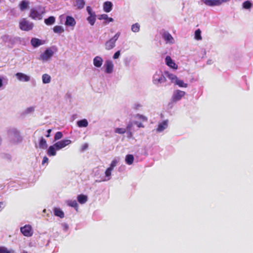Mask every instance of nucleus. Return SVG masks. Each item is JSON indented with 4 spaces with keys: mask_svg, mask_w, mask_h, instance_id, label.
Returning <instances> with one entry per match:
<instances>
[{
    "mask_svg": "<svg viewBox=\"0 0 253 253\" xmlns=\"http://www.w3.org/2000/svg\"><path fill=\"white\" fill-rule=\"evenodd\" d=\"M135 124L138 127H144V126L141 123H139L138 122H135Z\"/></svg>",
    "mask_w": 253,
    "mask_h": 253,
    "instance_id": "de8ad7c7",
    "label": "nucleus"
},
{
    "mask_svg": "<svg viewBox=\"0 0 253 253\" xmlns=\"http://www.w3.org/2000/svg\"><path fill=\"white\" fill-rule=\"evenodd\" d=\"M168 77L171 80V82L174 83H175L176 80L178 79L177 77L172 74H169Z\"/></svg>",
    "mask_w": 253,
    "mask_h": 253,
    "instance_id": "e433bc0d",
    "label": "nucleus"
},
{
    "mask_svg": "<svg viewBox=\"0 0 253 253\" xmlns=\"http://www.w3.org/2000/svg\"><path fill=\"white\" fill-rule=\"evenodd\" d=\"M132 126V123H129V124L127 126V127H126L127 130H128V131H130Z\"/></svg>",
    "mask_w": 253,
    "mask_h": 253,
    "instance_id": "09e8293b",
    "label": "nucleus"
},
{
    "mask_svg": "<svg viewBox=\"0 0 253 253\" xmlns=\"http://www.w3.org/2000/svg\"><path fill=\"white\" fill-rule=\"evenodd\" d=\"M33 27V23L27 20L26 18H23L19 21V28L22 31H30Z\"/></svg>",
    "mask_w": 253,
    "mask_h": 253,
    "instance_id": "f257e3e1",
    "label": "nucleus"
},
{
    "mask_svg": "<svg viewBox=\"0 0 253 253\" xmlns=\"http://www.w3.org/2000/svg\"><path fill=\"white\" fill-rule=\"evenodd\" d=\"M53 30L54 33L60 34L64 32V28L61 26H55L53 27Z\"/></svg>",
    "mask_w": 253,
    "mask_h": 253,
    "instance_id": "c85d7f7f",
    "label": "nucleus"
},
{
    "mask_svg": "<svg viewBox=\"0 0 253 253\" xmlns=\"http://www.w3.org/2000/svg\"><path fill=\"white\" fill-rule=\"evenodd\" d=\"M77 124L78 126L81 127H86L88 125V122L86 119H83L82 120L78 121Z\"/></svg>",
    "mask_w": 253,
    "mask_h": 253,
    "instance_id": "bb28decb",
    "label": "nucleus"
},
{
    "mask_svg": "<svg viewBox=\"0 0 253 253\" xmlns=\"http://www.w3.org/2000/svg\"><path fill=\"white\" fill-rule=\"evenodd\" d=\"M51 131V129H49L47 130V134L46 135V137H49L50 136V133Z\"/></svg>",
    "mask_w": 253,
    "mask_h": 253,
    "instance_id": "603ef678",
    "label": "nucleus"
},
{
    "mask_svg": "<svg viewBox=\"0 0 253 253\" xmlns=\"http://www.w3.org/2000/svg\"><path fill=\"white\" fill-rule=\"evenodd\" d=\"M53 211L55 216H59L61 218L64 217V213L60 208H55L53 210Z\"/></svg>",
    "mask_w": 253,
    "mask_h": 253,
    "instance_id": "412c9836",
    "label": "nucleus"
},
{
    "mask_svg": "<svg viewBox=\"0 0 253 253\" xmlns=\"http://www.w3.org/2000/svg\"><path fill=\"white\" fill-rule=\"evenodd\" d=\"M120 55V51H118L115 53V54L113 55V58L116 59L119 57Z\"/></svg>",
    "mask_w": 253,
    "mask_h": 253,
    "instance_id": "a18cd8bd",
    "label": "nucleus"
},
{
    "mask_svg": "<svg viewBox=\"0 0 253 253\" xmlns=\"http://www.w3.org/2000/svg\"><path fill=\"white\" fill-rule=\"evenodd\" d=\"M126 131L125 128H117L115 130V132L118 134H124Z\"/></svg>",
    "mask_w": 253,
    "mask_h": 253,
    "instance_id": "c9c22d12",
    "label": "nucleus"
},
{
    "mask_svg": "<svg viewBox=\"0 0 253 253\" xmlns=\"http://www.w3.org/2000/svg\"><path fill=\"white\" fill-rule=\"evenodd\" d=\"M185 92L180 90H176L174 91L173 95L171 97V100L173 102H175L177 101L180 100L182 97L185 95Z\"/></svg>",
    "mask_w": 253,
    "mask_h": 253,
    "instance_id": "423d86ee",
    "label": "nucleus"
},
{
    "mask_svg": "<svg viewBox=\"0 0 253 253\" xmlns=\"http://www.w3.org/2000/svg\"><path fill=\"white\" fill-rule=\"evenodd\" d=\"M135 118H138V119H140L142 120L143 122H146L147 121V118L142 115L140 114H137L135 116Z\"/></svg>",
    "mask_w": 253,
    "mask_h": 253,
    "instance_id": "58836bf2",
    "label": "nucleus"
},
{
    "mask_svg": "<svg viewBox=\"0 0 253 253\" xmlns=\"http://www.w3.org/2000/svg\"><path fill=\"white\" fill-rule=\"evenodd\" d=\"M106 20H108V23L113 22L114 21L113 19L111 17H108V18Z\"/></svg>",
    "mask_w": 253,
    "mask_h": 253,
    "instance_id": "864d4df0",
    "label": "nucleus"
},
{
    "mask_svg": "<svg viewBox=\"0 0 253 253\" xmlns=\"http://www.w3.org/2000/svg\"><path fill=\"white\" fill-rule=\"evenodd\" d=\"M104 67H105V72L110 74L112 72L113 70V64L112 62L110 60L106 61Z\"/></svg>",
    "mask_w": 253,
    "mask_h": 253,
    "instance_id": "f8f14e48",
    "label": "nucleus"
},
{
    "mask_svg": "<svg viewBox=\"0 0 253 253\" xmlns=\"http://www.w3.org/2000/svg\"><path fill=\"white\" fill-rule=\"evenodd\" d=\"M117 163H118V161L116 160H113L112 161L109 168H110L113 170L114 169V168L116 166Z\"/></svg>",
    "mask_w": 253,
    "mask_h": 253,
    "instance_id": "ea45409f",
    "label": "nucleus"
},
{
    "mask_svg": "<svg viewBox=\"0 0 253 253\" xmlns=\"http://www.w3.org/2000/svg\"><path fill=\"white\" fill-rule=\"evenodd\" d=\"M2 79L0 78V87H1L2 86Z\"/></svg>",
    "mask_w": 253,
    "mask_h": 253,
    "instance_id": "6e6d98bb",
    "label": "nucleus"
},
{
    "mask_svg": "<svg viewBox=\"0 0 253 253\" xmlns=\"http://www.w3.org/2000/svg\"><path fill=\"white\" fill-rule=\"evenodd\" d=\"M163 37L167 42L171 43L173 41L172 36L168 32H165L163 34Z\"/></svg>",
    "mask_w": 253,
    "mask_h": 253,
    "instance_id": "f3484780",
    "label": "nucleus"
},
{
    "mask_svg": "<svg viewBox=\"0 0 253 253\" xmlns=\"http://www.w3.org/2000/svg\"><path fill=\"white\" fill-rule=\"evenodd\" d=\"M76 2L79 9H82L85 5V1L84 0H76Z\"/></svg>",
    "mask_w": 253,
    "mask_h": 253,
    "instance_id": "c756f323",
    "label": "nucleus"
},
{
    "mask_svg": "<svg viewBox=\"0 0 253 253\" xmlns=\"http://www.w3.org/2000/svg\"><path fill=\"white\" fill-rule=\"evenodd\" d=\"M141 106L139 104H136L134 106V109H138L139 107H140Z\"/></svg>",
    "mask_w": 253,
    "mask_h": 253,
    "instance_id": "5fc2aeb1",
    "label": "nucleus"
},
{
    "mask_svg": "<svg viewBox=\"0 0 253 253\" xmlns=\"http://www.w3.org/2000/svg\"><path fill=\"white\" fill-rule=\"evenodd\" d=\"M108 18V15L106 14H103L99 15L98 19L99 20L105 19L106 20Z\"/></svg>",
    "mask_w": 253,
    "mask_h": 253,
    "instance_id": "37998d69",
    "label": "nucleus"
},
{
    "mask_svg": "<svg viewBox=\"0 0 253 253\" xmlns=\"http://www.w3.org/2000/svg\"><path fill=\"white\" fill-rule=\"evenodd\" d=\"M76 21L74 18L71 16H67L65 22V25L69 26H74L76 25Z\"/></svg>",
    "mask_w": 253,
    "mask_h": 253,
    "instance_id": "2eb2a0df",
    "label": "nucleus"
},
{
    "mask_svg": "<svg viewBox=\"0 0 253 253\" xmlns=\"http://www.w3.org/2000/svg\"><path fill=\"white\" fill-rule=\"evenodd\" d=\"M126 162L127 164L130 165H131L134 161V157L132 155L128 154L126 157L125 159Z\"/></svg>",
    "mask_w": 253,
    "mask_h": 253,
    "instance_id": "a878e982",
    "label": "nucleus"
},
{
    "mask_svg": "<svg viewBox=\"0 0 253 253\" xmlns=\"http://www.w3.org/2000/svg\"><path fill=\"white\" fill-rule=\"evenodd\" d=\"M103 63V59L99 56H96L93 59V64L96 67H100Z\"/></svg>",
    "mask_w": 253,
    "mask_h": 253,
    "instance_id": "6ab92c4d",
    "label": "nucleus"
},
{
    "mask_svg": "<svg viewBox=\"0 0 253 253\" xmlns=\"http://www.w3.org/2000/svg\"><path fill=\"white\" fill-rule=\"evenodd\" d=\"M175 84L178 85L179 87H187V84L184 83L182 80H180L179 79H177L176 82L175 83Z\"/></svg>",
    "mask_w": 253,
    "mask_h": 253,
    "instance_id": "2f4dec72",
    "label": "nucleus"
},
{
    "mask_svg": "<svg viewBox=\"0 0 253 253\" xmlns=\"http://www.w3.org/2000/svg\"><path fill=\"white\" fill-rule=\"evenodd\" d=\"M157 75H155L154 76V83L155 84L157 83H163L166 81V78L163 75H161V76L157 77Z\"/></svg>",
    "mask_w": 253,
    "mask_h": 253,
    "instance_id": "ddd939ff",
    "label": "nucleus"
},
{
    "mask_svg": "<svg viewBox=\"0 0 253 253\" xmlns=\"http://www.w3.org/2000/svg\"><path fill=\"white\" fill-rule=\"evenodd\" d=\"M113 170L108 168L105 171V174L106 177H110L111 175V172Z\"/></svg>",
    "mask_w": 253,
    "mask_h": 253,
    "instance_id": "79ce46f5",
    "label": "nucleus"
},
{
    "mask_svg": "<svg viewBox=\"0 0 253 253\" xmlns=\"http://www.w3.org/2000/svg\"><path fill=\"white\" fill-rule=\"evenodd\" d=\"M77 199L79 203L83 204L87 202V196L85 195L80 194L78 195Z\"/></svg>",
    "mask_w": 253,
    "mask_h": 253,
    "instance_id": "4be33fe9",
    "label": "nucleus"
},
{
    "mask_svg": "<svg viewBox=\"0 0 253 253\" xmlns=\"http://www.w3.org/2000/svg\"><path fill=\"white\" fill-rule=\"evenodd\" d=\"M17 79L21 82H27L30 80V77L22 73H17L15 74Z\"/></svg>",
    "mask_w": 253,
    "mask_h": 253,
    "instance_id": "9d476101",
    "label": "nucleus"
},
{
    "mask_svg": "<svg viewBox=\"0 0 253 253\" xmlns=\"http://www.w3.org/2000/svg\"><path fill=\"white\" fill-rule=\"evenodd\" d=\"M34 111V108L33 107H29L27 108V109L26 110V112L27 113H30L31 112H33Z\"/></svg>",
    "mask_w": 253,
    "mask_h": 253,
    "instance_id": "49530a36",
    "label": "nucleus"
},
{
    "mask_svg": "<svg viewBox=\"0 0 253 253\" xmlns=\"http://www.w3.org/2000/svg\"><path fill=\"white\" fill-rule=\"evenodd\" d=\"M165 61H166V64L169 67L174 69H177V67H178L177 65H176V64L172 60L171 58L169 56H167L166 57Z\"/></svg>",
    "mask_w": 253,
    "mask_h": 253,
    "instance_id": "9b49d317",
    "label": "nucleus"
},
{
    "mask_svg": "<svg viewBox=\"0 0 253 253\" xmlns=\"http://www.w3.org/2000/svg\"><path fill=\"white\" fill-rule=\"evenodd\" d=\"M113 4L111 1H106L103 4V10L106 12H109L112 9Z\"/></svg>",
    "mask_w": 253,
    "mask_h": 253,
    "instance_id": "4468645a",
    "label": "nucleus"
},
{
    "mask_svg": "<svg viewBox=\"0 0 253 253\" xmlns=\"http://www.w3.org/2000/svg\"><path fill=\"white\" fill-rule=\"evenodd\" d=\"M252 3L249 1L247 0L243 2V7L245 9H249L252 7Z\"/></svg>",
    "mask_w": 253,
    "mask_h": 253,
    "instance_id": "f704fd0d",
    "label": "nucleus"
},
{
    "mask_svg": "<svg viewBox=\"0 0 253 253\" xmlns=\"http://www.w3.org/2000/svg\"><path fill=\"white\" fill-rule=\"evenodd\" d=\"M53 54V52L52 50L50 48H47L40 55V59L43 61H46L50 58Z\"/></svg>",
    "mask_w": 253,
    "mask_h": 253,
    "instance_id": "6e6552de",
    "label": "nucleus"
},
{
    "mask_svg": "<svg viewBox=\"0 0 253 253\" xmlns=\"http://www.w3.org/2000/svg\"><path fill=\"white\" fill-rule=\"evenodd\" d=\"M201 31L199 29L196 30L195 32V38L197 40H202V37L201 36Z\"/></svg>",
    "mask_w": 253,
    "mask_h": 253,
    "instance_id": "72a5a7b5",
    "label": "nucleus"
},
{
    "mask_svg": "<svg viewBox=\"0 0 253 253\" xmlns=\"http://www.w3.org/2000/svg\"><path fill=\"white\" fill-rule=\"evenodd\" d=\"M42 82L44 84H47L50 82L51 77L49 75L44 74L42 76Z\"/></svg>",
    "mask_w": 253,
    "mask_h": 253,
    "instance_id": "cd10ccee",
    "label": "nucleus"
},
{
    "mask_svg": "<svg viewBox=\"0 0 253 253\" xmlns=\"http://www.w3.org/2000/svg\"><path fill=\"white\" fill-rule=\"evenodd\" d=\"M48 160V159L46 157H44L43 158L42 164H44L45 163H47Z\"/></svg>",
    "mask_w": 253,
    "mask_h": 253,
    "instance_id": "8fccbe9b",
    "label": "nucleus"
},
{
    "mask_svg": "<svg viewBox=\"0 0 253 253\" xmlns=\"http://www.w3.org/2000/svg\"><path fill=\"white\" fill-rule=\"evenodd\" d=\"M0 253H11L5 247H0Z\"/></svg>",
    "mask_w": 253,
    "mask_h": 253,
    "instance_id": "a19ab883",
    "label": "nucleus"
},
{
    "mask_svg": "<svg viewBox=\"0 0 253 253\" xmlns=\"http://www.w3.org/2000/svg\"><path fill=\"white\" fill-rule=\"evenodd\" d=\"M29 2L28 0H23L21 1L19 6L21 11H24L29 7Z\"/></svg>",
    "mask_w": 253,
    "mask_h": 253,
    "instance_id": "a211bd4d",
    "label": "nucleus"
},
{
    "mask_svg": "<svg viewBox=\"0 0 253 253\" xmlns=\"http://www.w3.org/2000/svg\"><path fill=\"white\" fill-rule=\"evenodd\" d=\"M86 10L89 15V16L87 17V20L89 24L93 26L96 21L95 13L92 11L91 7L89 6H87L86 7Z\"/></svg>",
    "mask_w": 253,
    "mask_h": 253,
    "instance_id": "20e7f679",
    "label": "nucleus"
},
{
    "mask_svg": "<svg viewBox=\"0 0 253 253\" xmlns=\"http://www.w3.org/2000/svg\"><path fill=\"white\" fill-rule=\"evenodd\" d=\"M39 147L41 149H44L47 148V143L46 140L42 137L39 144Z\"/></svg>",
    "mask_w": 253,
    "mask_h": 253,
    "instance_id": "393cba45",
    "label": "nucleus"
},
{
    "mask_svg": "<svg viewBox=\"0 0 253 253\" xmlns=\"http://www.w3.org/2000/svg\"><path fill=\"white\" fill-rule=\"evenodd\" d=\"M168 126V121L166 120L159 123L157 128V131L161 132L166 129Z\"/></svg>",
    "mask_w": 253,
    "mask_h": 253,
    "instance_id": "dca6fc26",
    "label": "nucleus"
},
{
    "mask_svg": "<svg viewBox=\"0 0 253 253\" xmlns=\"http://www.w3.org/2000/svg\"><path fill=\"white\" fill-rule=\"evenodd\" d=\"M62 136L63 134L62 132L60 131H58L55 133L54 138L55 140H57L61 139L62 137Z\"/></svg>",
    "mask_w": 253,
    "mask_h": 253,
    "instance_id": "4c0bfd02",
    "label": "nucleus"
},
{
    "mask_svg": "<svg viewBox=\"0 0 253 253\" xmlns=\"http://www.w3.org/2000/svg\"><path fill=\"white\" fill-rule=\"evenodd\" d=\"M68 205L74 208L77 211L78 209V204L77 203L76 201L73 200V201H69L68 202Z\"/></svg>",
    "mask_w": 253,
    "mask_h": 253,
    "instance_id": "7c9ffc66",
    "label": "nucleus"
},
{
    "mask_svg": "<svg viewBox=\"0 0 253 253\" xmlns=\"http://www.w3.org/2000/svg\"><path fill=\"white\" fill-rule=\"evenodd\" d=\"M20 231L24 236L27 237H30L33 234L32 227L30 225H26L22 227H21Z\"/></svg>",
    "mask_w": 253,
    "mask_h": 253,
    "instance_id": "1a4fd4ad",
    "label": "nucleus"
},
{
    "mask_svg": "<svg viewBox=\"0 0 253 253\" xmlns=\"http://www.w3.org/2000/svg\"><path fill=\"white\" fill-rule=\"evenodd\" d=\"M4 208V204L2 202H0V211Z\"/></svg>",
    "mask_w": 253,
    "mask_h": 253,
    "instance_id": "3c124183",
    "label": "nucleus"
},
{
    "mask_svg": "<svg viewBox=\"0 0 253 253\" xmlns=\"http://www.w3.org/2000/svg\"><path fill=\"white\" fill-rule=\"evenodd\" d=\"M56 147L54 146V144L52 146H49L48 150H47V155L49 156H55L56 154Z\"/></svg>",
    "mask_w": 253,
    "mask_h": 253,
    "instance_id": "aec40b11",
    "label": "nucleus"
},
{
    "mask_svg": "<svg viewBox=\"0 0 253 253\" xmlns=\"http://www.w3.org/2000/svg\"><path fill=\"white\" fill-rule=\"evenodd\" d=\"M131 30L135 33L138 32L140 30V25L136 23L131 26Z\"/></svg>",
    "mask_w": 253,
    "mask_h": 253,
    "instance_id": "473e14b6",
    "label": "nucleus"
},
{
    "mask_svg": "<svg viewBox=\"0 0 253 253\" xmlns=\"http://www.w3.org/2000/svg\"><path fill=\"white\" fill-rule=\"evenodd\" d=\"M230 0H204V3L209 6H214L219 5L223 3H225Z\"/></svg>",
    "mask_w": 253,
    "mask_h": 253,
    "instance_id": "39448f33",
    "label": "nucleus"
},
{
    "mask_svg": "<svg viewBox=\"0 0 253 253\" xmlns=\"http://www.w3.org/2000/svg\"><path fill=\"white\" fill-rule=\"evenodd\" d=\"M27 253V252L24 251V252H23V253Z\"/></svg>",
    "mask_w": 253,
    "mask_h": 253,
    "instance_id": "13d9d810",
    "label": "nucleus"
},
{
    "mask_svg": "<svg viewBox=\"0 0 253 253\" xmlns=\"http://www.w3.org/2000/svg\"><path fill=\"white\" fill-rule=\"evenodd\" d=\"M71 143V141L69 139H64L58 141L54 144V146L56 147V150L61 149L69 144Z\"/></svg>",
    "mask_w": 253,
    "mask_h": 253,
    "instance_id": "0eeeda50",
    "label": "nucleus"
},
{
    "mask_svg": "<svg viewBox=\"0 0 253 253\" xmlns=\"http://www.w3.org/2000/svg\"><path fill=\"white\" fill-rule=\"evenodd\" d=\"M55 18L54 16H49L48 18L44 19V23L47 25H51L55 23Z\"/></svg>",
    "mask_w": 253,
    "mask_h": 253,
    "instance_id": "b1692460",
    "label": "nucleus"
},
{
    "mask_svg": "<svg viewBox=\"0 0 253 253\" xmlns=\"http://www.w3.org/2000/svg\"><path fill=\"white\" fill-rule=\"evenodd\" d=\"M43 11H38L36 8H32L31 9L29 16L33 19L41 20L42 18Z\"/></svg>",
    "mask_w": 253,
    "mask_h": 253,
    "instance_id": "7ed1b4c3",
    "label": "nucleus"
},
{
    "mask_svg": "<svg viewBox=\"0 0 253 253\" xmlns=\"http://www.w3.org/2000/svg\"><path fill=\"white\" fill-rule=\"evenodd\" d=\"M88 143H84V144L82 145V147H81V151H85V150H86V149L88 148Z\"/></svg>",
    "mask_w": 253,
    "mask_h": 253,
    "instance_id": "c03bdc74",
    "label": "nucleus"
},
{
    "mask_svg": "<svg viewBox=\"0 0 253 253\" xmlns=\"http://www.w3.org/2000/svg\"><path fill=\"white\" fill-rule=\"evenodd\" d=\"M14 132L18 134L19 133V132L17 130H15Z\"/></svg>",
    "mask_w": 253,
    "mask_h": 253,
    "instance_id": "4d7b16f0",
    "label": "nucleus"
},
{
    "mask_svg": "<svg viewBox=\"0 0 253 253\" xmlns=\"http://www.w3.org/2000/svg\"><path fill=\"white\" fill-rule=\"evenodd\" d=\"M31 43L34 47H38L42 44L41 40L37 38H32L31 41Z\"/></svg>",
    "mask_w": 253,
    "mask_h": 253,
    "instance_id": "5701e85b",
    "label": "nucleus"
},
{
    "mask_svg": "<svg viewBox=\"0 0 253 253\" xmlns=\"http://www.w3.org/2000/svg\"><path fill=\"white\" fill-rule=\"evenodd\" d=\"M120 36V33H117L112 38L107 41L105 43V49L109 50L113 48L115 46L116 42L117 41Z\"/></svg>",
    "mask_w": 253,
    "mask_h": 253,
    "instance_id": "f03ea898",
    "label": "nucleus"
}]
</instances>
